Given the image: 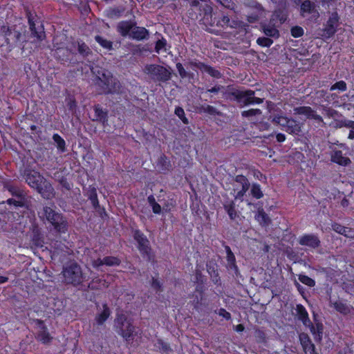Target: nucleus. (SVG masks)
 <instances>
[{
    "label": "nucleus",
    "mask_w": 354,
    "mask_h": 354,
    "mask_svg": "<svg viewBox=\"0 0 354 354\" xmlns=\"http://www.w3.org/2000/svg\"><path fill=\"white\" fill-rule=\"evenodd\" d=\"M60 275L65 286H71L78 290L83 282L88 280L86 273L83 272L81 266L74 260L69 261L63 266Z\"/></svg>",
    "instance_id": "obj_1"
},
{
    "label": "nucleus",
    "mask_w": 354,
    "mask_h": 354,
    "mask_svg": "<svg viewBox=\"0 0 354 354\" xmlns=\"http://www.w3.org/2000/svg\"><path fill=\"white\" fill-rule=\"evenodd\" d=\"M24 178L28 185L36 189L43 198L50 200L55 196L53 186L39 171L26 170Z\"/></svg>",
    "instance_id": "obj_2"
},
{
    "label": "nucleus",
    "mask_w": 354,
    "mask_h": 354,
    "mask_svg": "<svg viewBox=\"0 0 354 354\" xmlns=\"http://www.w3.org/2000/svg\"><path fill=\"white\" fill-rule=\"evenodd\" d=\"M225 97L237 102L241 106L263 103V99L256 97L252 90H240L232 86H228L224 93Z\"/></svg>",
    "instance_id": "obj_3"
},
{
    "label": "nucleus",
    "mask_w": 354,
    "mask_h": 354,
    "mask_svg": "<svg viewBox=\"0 0 354 354\" xmlns=\"http://www.w3.org/2000/svg\"><path fill=\"white\" fill-rule=\"evenodd\" d=\"M55 205L43 207V214L53 230L59 234H66L68 229V223L66 216L55 209Z\"/></svg>",
    "instance_id": "obj_4"
},
{
    "label": "nucleus",
    "mask_w": 354,
    "mask_h": 354,
    "mask_svg": "<svg viewBox=\"0 0 354 354\" xmlns=\"http://www.w3.org/2000/svg\"><path fill=\"white\" fill-rule=\"evenodd\" d=\"M115 324L118 328V333L127 344L131 342L137 335V333L135 332L133 324L127 321V317L124 315L117 316Z\"/></svg>",
    "instance_id": "obj_5"
},
{
    "label": "nucleus",
    "mask_w": 354,
    "mask_h": 354,
    "mask_svg": "<svg viewBox=\"0 0 354 354\" xmlns=\"http://www.w3.org/2000/svg\"><path fill=\"white\" fill-rule=\"evenodd\" d=\"M273 122L278 124L282 131L290 134H299L301 124L298 121L283 115H275Z\"/></svg>",
    "instance_id": "obj_6"
},
{
    "label": "nucleus",
    "mask_w": 354,
    "mask_h": 354,
    "mask_svg": "<svg viewBox=\"0 0 354 354\" xmlns=\"http://www.w3.org/2000/svg\"><path fill=\"white\" fill-rule=\"evenodd\" d=\"M340 24V17L337 12H330L329 18L327 19L324 24V28L322 30V36L326 39H330L337 33Z\"/></svg>",
    "instance_id": "obj_7"
},
{
    "label": "nucleus",
    "mask_w": 354,
    "mask_h": 354,
    "mask_svg": "<svg viewBox=\"0 0 354 354\" xmlns=\"http://www.w3.org/2000/svg\"><path fill=\"white\" fill-rule=\"evenodd\" d=\"M98 77L102 84L103 91L105 93H117L120 89V84L118 80L113 77L111 73L107 70L102 71Z\"/></svg>",
    "instance_id": "obj_8"
},
{
    "label": "nucleus",
    "mask_w": 354,
    "mask_h": 354,
    "mask_svg": "<svg viewBox=\"0 0 354 354\" xmlns=\"http://www.w3.org/2000/svg\"><path fill=\"white\" fill-rule=\"evenodd\" d=\"M133 239L137 243V248L141 255L150 259L151 257V248L147 236L140 230H134L133 232Z\"/></svg>",
    "instance_id": "obj_9"
},
{
    "label": "nucleus",
    "mask_w": 354,
    "mask_h": 354,
    "mask_svg": "<svg viewBox=\"0 0 354 354\" xmlns=\"http://www.w3.org/2000/svg\"><path fill=\"white\" fill-rule=\"evenodd\" d=\"M145 72L153 80L160 82H166L170 79L169 71L163 66L158 64H149L145 67Z\"/></svg>",
    "instance_id": "obj_10"
},
{
    "label": "nucleus",
    "mask_w": 354,
    "mask_h": 354,
    "mask_svg": "<svg viewBox=\"0 0 354 354\" xmlns=\"http://www.w3.org/2000/svg\"><path fill=\"white\" fill-rule=\"evenodd\" d=\"M32 324H34V327L36 330L35 338L38 342L44 344H48L53 339V337L48 332L44 321L35 319L32 320Z\"/></svg>",
    "instance_id": "obj_11"
},
{
    "label": "nucleus",
    "mask_w": 354,
    "mask_h": 354,
    "mask_svg": "<svg viewBox=\"0 0 354 354\" xmlns=\"http://www.w3.org/2000/svg\"><path fill=\"white\" fill-rule=\"evenodd\" d=\"M26 16L28 21L31 37L35 38L38 41H41L46 37L43 24L40 21H35L31 12H27Z\"/></svg>",
    "instance_id": "obj_12"
},
{
    "label": "nucleus",
    "mask_w": 354,
    "mask_h": 354,
    "mask_svg": "<svg viewBox=\"0 0 354 354\" xmlns=\"http://www.w3.org/2000/svg\"><path fill=\"white\" fill-rule=\"evenodd\" d=\"M257 209L254 214V218L259 224L263 227H268L272 223V219L269 215L265 212L263 207V203L258 202L253 205Z\"/></svg>",
    "instance_id": "obj_13"
},
{
    "label": "nucleus",
    "mask_w": 354,
    "mask_h": 354,
    "mask_svg": "<svg viewBox=\"0 0 354 354\" xmlns=\"http://www.w3.org/2000/svg\"><path fill=\"white\" fill-rule=\"evenodd\" d=\"M4 190L8 191L9 194L18 199L28 200L27 193L21 187L10 181L4 182L3 184Z\"/></svg>",
    "instance_id": "obj_14"
},
{
    "label": "nucleus",
    "mask_w": 354,
    "mask_h": 354,
    "mask_svg": "<svg viewBox=\"0 0 354 354\" xmlns=\"http://www.w3.org/2000/svg\"><path fill=\"white\" fill-rule=\"evenodd\" d=\"M69 248L61 241H55L51 245L50 250V258L60 260L62 257L68 254Z\"/></svg>",
    "instance_id": "obj_15"
},
{
    "label": "nucleus",
    "mask_w": 354,
    "mask_h": 354,
    "mask_svg": "<svg viewBox=\"0 0 354 354\" xmlns=\"http://www.w3.org/2000/svg\"><path fill=\"white\" fill-rule=\"evenodd\" d=\"M299 243L301 246L308 247L312 250H315L321 245L318 236L315 234H303L299 239Z\"/></svg>",
    "instance_id": "obj_16"
},
{
    "label": "nucleus",
    "mask_w": 354,
    "mask_h": 354,
    "mask_svg": "<svg viewBox=\"0 0 354 354\" xmlns=\"http://www.w3.org/2000/svg\"><path fill=\"white\" fill-rule=\"evenodd\" d=\"M299 341L305 354H318L315 346L309 335L306 333L299 334Z\"/></svg>",
    "instance_id": "obj_17"
},
{
    "label": "nucleus",
    "mask_w": 354,
    "mask_h": 354,
    "mask_svg": "<svg viewBox=\"0 0 354 354\" xmlns=\"http://www.w3.org/2000/svg\"><path fill=\"white\" fill-rule=\"evenodd\" d=\"M296 111L299 115H304L308 119L314 120L318 123H324L322 118L317 114L316 111L313 110L310 106H301L296 109Z\"/></svg>",
    "instance_id": "obj_18"
},
{
    "label": "nucleus",
    "mask_w": 354,
    "mask_h": 354,
    "mask_svg": "<svg viewBox=\"0 0 354 354\" xmlns=\"http://www.w3.org/2000/svg\"><path fill=\"white\" fill-rule=\"evenodd\" d=\"M136 24V21L134 20H122L117 25V31L122 37H129L131 31L133 29Z\"/></svg>",
    "instance_id": "obj_19"
},
{
    "label": "nucleus",
    "mask_w": 354,
    "mask_h": 354,
    "mask_svg": "<svg viewBox=\"0 0 354 354\" xmlns=\"http://www.w3.org/2000/svg\"><path fill=\"white\" fill-rule=\"evenodd\" d=\"M129 37L136 41L148 39L149 37V31L144 26H137L136 23L134 28H133L131 33H130Z\"/></svg>",
    "instance_id": "obj_20"
},
{
    "label": "nucleus",
    "mask_w": 354,
    "mask_h": 354,
    "mask_svg": "<svg viewBox=\"0 0 354 354\" xmlns=\"http://www.w3.org/2000/svg\"><path fill=\"white\" fill-rule=\"evenodd\" d=\"M93 109H94V118L93 121H97L104 126L106 125L109 121L108 111L104 109L100 104H95Z\"/></svg>",
    "instance_id": "obj_21"
},
{
    "label": "nucleus",
    "mask_w": 354,
    "mask_h": 354,
    "mask_svg": "<svg viewBox=\"0 0 354 354\" xmlns=\"http://www.w3.org/2000/svg\"><path fill=\"white\" fill-rule=\"evenodd\" d=\"M223 208L232 221H235L239 217V212L237 211L234 200H227L223 203Z\"/></svg>",
    "instance_id": "obj_22"
},
{
    "label": "nucleus",
    "mask_w": 354,
    "mask_h": 354,
    "mask_svg": "<svg viewBox=\"0 0 354 354\" xmlns=\"http://www.w3.org/2000/svg\"><path fill=\"white\" fill-rule=\"evenodd\" d=\"M330 160L343 167H346L351 162L349 158L344 156L340 150H335L333 152L332 155H330Z\"/></svg>",
    "instance_id": "obj_23"
},
{
    "label": "nucleus",
    "mask_w": 354,
    "mask_h": 354,
    "mask_svg": "<svg viewBox=\"0 0 354 354\" xmlns=\"http://www.w3.org/2000/svg\"><path fill=\"white\" fill-rule=\"evenodd\" d=\"M330 306H333L336 311L344 315H348L351 313L353 307L346 302L341 299H337L330 302Z\"/></svg>",
    "instance_id": "obj_24"
},
{
    "label": "nucleus",
    "mask_w": 354,
    "mask_h": 354,
    "mask_svg": "<svg viewBox=\"0 0 354 354\" xmlns=\"http://www.w3.org/2000/svg\"><path fill=\"white\" fill-rule=\"evenodd\" d=\"M306 327H309L311 333L314 336V339L316 342H320L322 339L323 334V325L321 322H317L315 325L310 324L308 325H305Z\"/></svg>",
    "instance_id": "obj_25"
},
{
    "label": "nucleus",
    "mask_w": 354,
    "mask_h": 354,
    "mask_svg": "<svg viewBox=\"0 0 354 354\" xmlns=\"http://www.w3.org/2000/svg\"><path fill=\"white\" fill-rule=\"evenodd\" d=\"M332 227L335 232L347 238H354V230L351 227H345L338 223H334Z\"/></svg>",
    "instance_id": "obj_26"
},
{
    "label": "nucleus",
    "mask_w": 354,
    "mask_h": 354,
    "mask_svg": "<svg viewBox=\"0 0 354 354\" xmlns=\"http://www.w3.org/2000/svg\"><path fill=\"white\" fill-rule=\"evenodd\" d=\"M296 311L298 319L304 324V326L310 324L308 313L301 304H297Z\"/></svg>",
    "instance_id": "obj_27"
},
{
    "label": "nucleus",
    "mask_w": 354,
    "mask_h": 354,
    "mask_svg": "<svg viewBox=\"0 0 354 354\" xmlns=\"http://www.w3.org/2000/svg\"><path fill=\"white\" fill-rule=\"evenodd\" d=\"M111 315V310L107 304H103V310L95 317V322L98 326H102Z\"/></svg>",
    "instance_id": "obj_28"
},
{
    "label": "nucleus",
    "mask_w": 354,
    "mask_h": 354,
    "mask_svg": "<svg viewBox=\"0 0 354 354\" xmlns=\"http://www.w3.org/2000/svg\"><path fill=\"white\" fill-rule=\"evenodd\" d=\"M102 281L99 278H94L91 281L83 282L79 290L87 291L88 290H97L100 288Z\"/></svg>",
    "instance_id": "obj_29"
},
{
    "label": "nucleus",
    "mask_w": 354,
    "mask_h": 354,
    "mask_svg": "<svg viewBox=\"0 0 354 354\" xmlns=\"http://www.w3.org/2000/svg\"><path fill=\"white\" fill-rule=\"evenodd\" d=\"M225 250L227 254L226 258L229 267L231 269H234L236 271L238 270V267L236 265V258L233 252L231 250V248L228 245H225Z\"/></svg>",
    "instance_id": "obj_30"
},
{
    "label": "nucleus",
    "mask_w": 354,
    "mask_h": 354,
    "mask_svg": "<svg viewBox=\"0 0 354 354\" xmlns=\"http://www.w3.org/2000/svg\"><path fill=\"white\" fill-rule=\"evenodd\" d=\"M202 73H206L210 77L216 79H221L223 77V74L219 70L207 64H205Z\"/></svg>",
    "instance_id": "obj_31"
},
{
    "label": "nucleus",
    "mask_w": 354,
    "mask_h": 354,
    "mask_svg": "<svg viewBox=\"0 0 354 354\" xmlns=\"http://www.w3.org/2000/svg\"><path fill=\"white\" fill-rule=\"evenodd\" d=\"M88 199L90 201L91 205H93L94 207V209H97L100 208L97 192L95 187L89 189L88 194Z\"/></svg>",
    "instance_id": "obj_32"
},
{
    "label": "nucleus",
    "mask_w": 354,
    "mask_h": 354,
    "mask_svg": "<svg viewBox=\"0 0 354 354\" xmlns=\"http://www.w3.org/2000/svg\"><path fill=\"white\" fill-rule=\"evenodd\" d=\"M213 20H214L213 21V24H216L218 27L225 28L231 26L230 24V19L227 15H218L214 17Z\"/></svg>",
    "instance_id": "obj_33"
},
{
    "label": "nucleus",
    "mask_w": 354,
    "mask_h": 354,
    "mask_svg": "<svg viewBox=\"0 0 354 354\" xmlns=\"http://www.w3.org/2000/svg\"><path fill=\"white\" fill-rule=\"evenodd\" d=\"M205 284H196L195 291L198 293V295H196L194 298L195 307L201 304V301L203 299V295L205 291Z\"/></svg>",
    "instance_id": "obj_34"
},
{
    "label": "nucleus",
    "mask_w": 354,
    "mask_h": 354,
    "mask_svg": "<svg viewBox=\"0 0 354 354\" xmlns=\"http://www.w3.org/2000/svg\"><path fill=\"white\" fill-rule=\"evenodd\" d=\"M31 242L34 246L37 248H41L44 245V237L39 230L33 232V234L31 239Z\"/></svg>",
    "instance_id": "obj_35"
},
{
    "label": "nucleus",
    "mask_w": 354,
    "mask_h": 354,
    "mask_svg": "<svg viewBox=\"0 0 354 354\" xmlns=\"http://www.w3.org/2000/svg\"><path fill=\"white\" fill-rule=\"evenodd\" d=\"M315 10V4L310 0H305L301 5V15L305 16V13H313Z\"/></svg>",
    "instance_id": "obj_36"
},
{
    "label": "nucleus",
    "mask_w": 354,
    "mask_h": 354,
    "mask_svg": "<svg viewBox=\"0 0 354 354\" xmlns=\"http://www.w3.org/2000/svg\"><path fill=\"white\" fill-rule=\"evenodd\" d=\"M66 103L68 109L74 114L77 108V103L74 95H69L66 97Z\"/></svg>",
    "instance_id": "obj_37"
},
{
    "label": "nucleus",
    "mask_w": 354,
    "mask_h": 354,
    "mask_svg": "<svg viewBox=\"0 0 354 354\" xmlns=\"http://www.w3.org/2000/svg\"><path fill=\"white\" fill-rule=\"evenodd\" d=\"M53 140L57 144V147L59 151L62 152L66 151V141L58 133L53 134Z\"/></svg>",
    "instance_id": "obj_38"
},
{
    "label": "nucleus",
    "mask_w": 354,
    "mask_h": 354,
    "mask_svg": "<svg viewBox=\"0 0 354 354\" xmlns=\"http://www.w3.org/2000/svg\"><path fill=\"white\" fill-rule=\"evenodd\" d=\"M158 166L162 171H169L171 167L170 162L165 155L162 154L158 160Z\"/></svg>",
    "instance_id": "obj_39"
},
{
    "label": "nucleus",
    "mask_w": 354,
    "mask_h": 354,
    "mask_svg": "<svg viewBox=\"0 0 354 354\" xmlns=\"http://www.w3.org/2000/svg\"><path fill=\"white\" fill-rule=\"evenodd\" d=\"M250 194H252V196L256 199H261L263 197V193L261 190V185L259 183H254L252 185Z\"/></svg>",
    "instance_id": "obj_40"
},
{
    "label": "nucleus",
    "mask_w": 354,
    "mask_h": 354,
    "mask_svg": "<svg viewBox=\"0 0 354 354\" xmlns=\"http://www.w3.org/2000/svg\"><path fill=\"white\" fill-rule=\"evenodd\" d=\"M104 263L106 266H118L121 263V260L118 257L106 256L104 257Z\"/></svg>",
    "instance_id": "obj_41"
},
{
    "label": "nucleus",
    "mask_w": 354,
    "mask_h": 354,
    "mask_svg": "<svg viewBox=\"0 0 354 354\" xmlns=\"http://www.w3.org/2000/svg\"><path fill=\"white\" fill-rule=\"evenodd\" d=\"M200 111L207 113L210 115H220V112L218 111V109L215 106L210 104L202 105L200 107Z\"/></svg>",
    "instance_id": "obj_42"
},
{
    "label": "nucleus",
    "mask_w": 354,
    "mask_h": 354,
    "mask_svg": "<svg viewBox=\"0 0 354 354\" xmlns=\"http://www.w3.org/2000/svg\"><path fill=\"white\" fill-rule=\"evenodd\" d=\"M155 346L162 353L167 354L168 352L171 351V348L169 344L164 342L162 339H157L156 343L155 344Z\"/></svg>",
    "instance_id": "obj_43"
},
{
    "label": "nucleus",
    "mask_w": 354,
    "mask_h": 354,
    "mask_svg": "<svg viewBox=\"0 0 354 354\" xmlns=\"http://www.w3.org/2000/svg\"><path fill=\"white\" fill-rule=\"evenodd\" d=\"M28 200L21 199L15 200L14 198H8L6 201L7 205H14L17 207H28Z\"/></svg>",
    "instance_id": "obj_44"
},
{
    "label": "nucleus",
    "mask_w": 354,
    "mask_h": 354,
    "mask_svg": "<svg viewBox=\"0 0 354 354\" xmlns=\"http://www.w3.org/2000/svg\"><path fill=\"white\" fill-rule=\"evenodd\" d=\"M95 40L102 48L108 50H111L113 49L112 41L107 40L100 35L96 36Z\"/></svg>",
    "instance_id": "obj_45"
},
{
    "label": "nucleus",
    "mask_w": 354,
    "mask_h": 354,
    "mask_svg": "<svg viewBox=\"0 0 354 354\" xmlns=\"http://www.w3.org/2000/svg\"><path fill=\"white\" fill-rule=\"evenodd\" d=\"M124 12V9L118 7L110 8L107 10L106 16L109 18H118Z\"/></svg>",
    "instance_id": "obj_46"
},
{
    "label": "nucleus",
    "mask_w": 354,
    "mask_h": 354,
    "mask_svg": "<svg viewBox=\"0 0 354 354\" xmlns=\"http://www.w3.org/2000/svg\"><path fill=\"white\" fill-rule=\"evenodd\" d=\"M263 32L266 36L270 37L277 38L279 35L278 30L276 28L270 26H264Z\"/></svg>",
    "instance_id": "obj_47"
},
{
    "label": "nucleus",
    "mask_w": 354,
    "mask_h": 354,
    "mask_svg": "<svg viewBox=\"0 0 354 354\" xmlns=\"http://www.w3.org/2000/svg\"><path fill=\"white\" fill-rule=\"evenodd\" d=\"M234 180L236 183L239 184L241 188H249L250 183L246 178L243 174H238L235 176Z\"/></svg>",
    "instance_id": "obj_48"
},
{
    "label": "nucleus",
    "mask_w": 354,
    "mask_h": 354,
    "mask_svg": "<svg viewBox=\"0 0 354 354\" xmlns=\"http://www.w3.org/2000/svg\"><path fill=\"white\" fill-rule=\"evenodd\" d=\"M257 43L261 47L269 48L273 44V41L269 37H261L257 39Z\"/></svg>",
    "instance_id": "obj_49"
},
{
    "label": "nucleus",
    "mask_w": 354,
    "mask_h": 354,
    "mask_svg": "<svg viewBox=\"0 0 354 354\" xmlns=\"http://www.w3.org/2000/svg\"><path fill=\"white\" fill-rule=\"evenodd\" d=\"M329 90L330 91L338 90L341 92H345L347 90V85L344 81L340 80L334 84Z\"/></svg>",
    "instance_id": "obj_50"
},
{
    "label": "nucleus",
    "mask_w": 354,
    "mask_h": 354,
    "mask_svg": "<svg viewBox=\"0 0 354 354\" xmlns=\"http://www.w3.org/2000/svg\"><path fill=\"white\" fill-rule=\"evenodd\" d=\"M299 280L303 284L308 286V287H314L315 286V281L312 278L305 274H300L299 276Z\"/></svg>",
    "instance_id": "obj_51"
},
{
    "label": "nucleus",
    "mask_w": 354,
    "mask_h": 354,
    "mask_svg": "<svg viewBox=\"0 0 354 354\" xmlns=\"http://www.w3.org/2000/svg\"><path fill=\"white\" fill-rule=\"evenodd\" d=\"M175 114L180 119L184 124H189V120L185 116V111L181 106L176 107Z\"/></svg>",
    "instance_id": "obj_52"
},
{
    "label": "nucleus",
    "mask_w": 354,
    "mask_h": 354,
    "mask_svg": "<svg viewBox=\"0 0 354 354\" xmlns=\"http://www.w3.org/2000/svg\"><path fill=\"white\" fill-rule=\"evenodd\" d=\"M194 283L196 284H205L206 278L199 270H196L194 277Z\"/></svg>",
    "instance_id": "obj_53"
},
{
    "label": "nucleus",
    "mask_w": 354,
    "mask_h": 354,
    "mask_svg": "<svg viewBox=\"0 0 354 354\" xmlns=\"http://www.w3.org/2000/svg\"><path fill=\"white\" fill-rule=\"evenodd\" d=\"M261 113V111L259 109H250L248 110L243 111L241 114L243 118H250L260 115Z\"/></svg>",
    "instance_id": "obj_54"
},
{
    "label": "nucleus",
    "mask_w": 354,
    "mask_h": 354,
    "mask_svg": "<svg viewBox=\"0 0 354 354\" xmlns=\"http://www.w3.org/2000/svg\"><path fill=\"white\" fill-rule=\"evenodd\" d=\"M304 30L301 26H295L290 28V35L295 38H299L304 35Z\"/></svg>",
    "instance_id": "obj_55"
},
{
    "label": "nucleus",
    "mask_w": 354,
    "mask_h": 354,
    "mask_svg": "<svg viewBox=\"0 0 354 354\" xmlns=\"http://www.w3.org/2000/svg\"><path fill=\"white\" fill-rule=\"evenodd\" d=\"M205 63L197 60L190 61L189 62V66L194 71L196 69L200 70L201 72L203 71V67L205 66Z\"/></svg>",
    "instance_id": "obj_56"
},
{
    "label": "nucleus",
    "mask_w": 354,
    "mask_h": 354,
    "mask_svg": "<svg viewBox=\"0 0 354 354\" xmlns=\"http://www.w3.org/2000/svg\"><path fill=\"white\" fill-rule=\"evenodd\" d=\"M255 337L258 343L266 342V335L262 330L258 329L255 332Z\"/></svg>",
    "instance_id": "obj_57"
},
{
    "label": "nucleus",
    "mask_w": 354,
    "mask_h": 354,
    "mask_svg": "<svg viewBox=\"0 0 354 354\" xmlns=\"http://www.w3.org/2000/svg\"><path fill=\"white\" fill-rule=\"evenodd\" d=\"M176 68L181 78L185 79L189 77V73L186 71L182 63L178 62L176 64Z\"/></svg>",
    "instance_id": "obj_58"
},
{
    "label": "nucleus",
    "mask_w": 354,
    "mask_h": 354,
    "mask_svg": "<svg viewBox=\"0 0 354 354\" xmlns=\"http://www.w3.org/2000/svg\"><path fill=\"white\" fill-rule=\"evenodd\" d=\"M323 111L325 112L326 116L329 118H334L338 114L337 110L325 106H323Z\"/></svg>",
    "instance_id": "obj_59"
},
{
    "label": "nucleus",
    "mask_w": 354,
    "mask_h": 354,
    "mask_svg": "<svg viewBox=\"0 0 354 354\" xmlns=\"http://www.w3.org/2000/svg\"><path fill=\"white\" fill-rule=\"evenodd\" d=\"M166 46V40L164 38L158 39L155 44V52L160 53V50H162Z\"/></svg>",
    "instance_id": "obj_60"
},
{
    "label": "nucleus",
    "mask_w": 354,
    "mask_h": 354,
    "mask_svg": "<svg viewBox=\"0 0 354 354\" xmlns=\"http://www.w3.org/2000/svg\"><path fill=\"white\" fill-rule=\"evenodd\" d=\"M78 52L80 55H87L89 52V48L88 46L84 43H78V47H77Z\"/></svg>",
    "instance_id": "obj_61"
},
{
    "label": "nucleus",
    "mask_w": 354,
    "mask_h": 354,
    "mask_svg": "<svg viewBox=\"0 0 354 354\" xmlns=\"http://www.w3.org/2000/svg\"><path fill=\"white\" fill-rule=\"evenodd\" d=\"M217 313L227 321H230L232 319L231 314L223 308H220Z\"/></svg>",
    "instance_id": "obj_62"
},
{
    "label": "nucleus",
    "mask_w": 354,
    "mask_h": 354,
    "mask_svg": "<svg viewBox=\"0 0 354 354\" xmlns=\"http://www.w3.org/2000/svg\"><path fill=\"white\" fill-rule=\"evenodd\" d=\"M151 287H152V288L155 289L156 291H160V290H161V288H162V284L158 281V279L152 278Z\"/></svg>",
    "instance_id": "obj_63"
},
{
    "label": "nucleus",
    "mask_w": 354,
    "mask_h": 354,
    "mask_svg": "<svg viewBox=\"0 0 354 354\" xmlns=\"http://www.w3.org/2000/svg\"><path fill=\"white\" fill-rule=\"evenodd\" d=\"M340 127H345L348 128H351L354 130V121L352 120H344L340 122Z\"/></svg>",
    "instance_id": "obj_64"
}]
</instances>
